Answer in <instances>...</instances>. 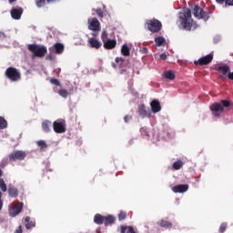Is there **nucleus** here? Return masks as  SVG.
Returning a JSON list of instances; mask_svg holds the SVG:
<instances>
[{
  "mask_svg": "<svg viewBox=\"0 0 233 233\" xmlns=\"http://www.w3.org/2000/svg\"><path fill=\"white\" fill-rule=\"evenodd\" d=\"M179 19L185 30L190 31L192 30V26H194V28L198 27V25L194 24L192 11H190V9H186L183 13H180Z\"/></svg>",
  "mask_w": 233,
  "mask_h": 233,
  "instance_id": "obj_1",
  "label": "nucleus"
},
{
  "mask_svg": "<svg viewBox=\"0 0 233 233\" xmlns=\"http://www.w3.org/2000/svg\"><path fill=\"white\" fill-rule=\"evenodd\" d=\"M27 50L31 52L35 57H45L46 52H48L46 46L36 44H29L27 46Z\"/></svg>",
  "mask_w": 233,
  "mask_h": 233,
  "instance_id": "obj_2",
  "label": "nucleus"
},
{
  "mask_svg": "<svg viewBox=\"0 0 233 233\" xmlns=\"http://www.w3.org/2000/svg\"><path fill=\"white\" fill-rule=\"evenodd\" d=\"M87 28L94 32L92 34L93 37H97L99 35V32L101 31V23L96 17H90L87 20Z\"/></svg>",
  "mask_w": 233,
  "mask_h": 233,
  "instance_id": "obj_3",
  "label": "nucleus"
},
{
  "mask_svg": "<svg viewBox=\"0 0 233 233\" xmlns=\"http://www.w3.org/2000/svg\"><path fill=\"white\" fill-rule=\"evenodd\" d=\"M146 26L149 32H152V34H158V32H161V29L163 28V24L161 21L152 18L147 20Z\"/></svg>",
  "mask_w": 233,
  "mask_h": 233,
  "instance_id": "obj_4",
  "label": "nucleus"
},
{
  "mask_svg": "<svg viewBox=\"0 0 233 233\" xmlns=\"http://www.w3.org/2000/svg\"><path fill=\"white\" fill-rule=\"evenodd\" d=\"M5 76L13 83H15L21 79V73L15 67H8L5 70Z\"/></svg>",
  "mask_w": 233,
  "mask_h": 233,
  "instance_id": "obj_5",
  "label": "nucleus"
},
{
  "mask_svg": "<svg viewBox=\"0 0 233 233\" xmlns=\"http://www.w3.org/2000/svg\"><path fill=\"white\" fill-rule=\"evenodd\" d=\"M193 15L197 17V19H204V21L210 19V15L197 5L193 7Z\"/></svg>",
  "mask_w": 233,
  "mask_h": 233,
  "instance_id": "obj_6",
  "label": "nucleus"
},
{
  "mask_svg": "<svg viewBox=\"0 0 233 233\" xmlns=\"http://www.w3.org/2000/svg\"><path fill=\"white\" fill-rule=\"evenodd\" d=\"M53 130L56 134H65L66 132V121L57 119L53 123Z\"/></svg>",
  "mask_w": 233,
  "mask_h": 233,
  "instance_id": "obj_7",
  "label": "nucleus"
},
{
  "mask_svg": "<svg viewBox=\"0 0 233 233\" xmlns=\"http://www.w3.org/2000/svg\"><path fill=\"white\" fill-rule=\"evenodd\" d=\"M9 161H23L26 157V152L23 150H15L8 156Z\"/></svg>",
  "mask_w": 233,
  "mask_h": 233,
  "instance_id": "obj_8",
  "label": "nucleus"
},
{
  "mask_svg": "<svg viewBox=\"0 0 233 233\" xmlns=\"http://www.w3.org/2000/svg\"><path fill=\"white\" fill-rule=\"evenodd\" d=\"M210 110L214 117H220L221 114L225 112V108H223V106H221L220 103H214L211 105Z\"/></svg>",
  "mask_w": 233,
  "mask_h": 233,
  "instance_id": "obj_9",
  "label": "nucleus"
},
{
  "mask_svg": "<svg viewBox=\"0 0 233 233\" xmlns=\"http://www.w3.org/2000/svg\"><path fill=\"white\" fill-rule=\"evenodd\" d=\"M214 60V54L210 53L208 56H202L198 61H195V65L204 66L205 65H210V62Z\"/></svg>",
  "mask_w": 233,
  "mask_h": 233,
  "instance_id": "obj_10",
  "label": "nucleus"
},
{
  "mask_svg": "<svg viewBox=\"0 0 233 233\" xmlns=\"http://www.w3.org/2000/svg\"><path fill=\"white\" fill-rule=\"evenodd\" d=\"M23 202H17L13 208L10 210L11 218H15V216H19L21 212H23Z\"/></svg>",
  "mask_w": 233,
  "mask_h": 233,
  "instance_id": "obj_11",
  "label": "nucleus"
},
{
  "mask_svg": "<svg viewBox=\"0 0 233 233\" xmlns=\"http://www.w3.org/2000/svg\"><path fill=\"white\" fill-rule=\"evenodd\" d=\"M217 70H218V72H219L220 74H222V75L220 76V79L225 80V79H227V77H228V74H229V72H230V66H227V65H225V66H220L218 67Z\"/></svg>",
  "mask_w": 233,
  "mask_h": 233,
  "instance_id": "obj_12",
  "label": "nucleus"
},
{
  "mask_svg": "<svg viewBox=\"0 0 233 233\" xmlns=\"http://www.w3.org/2000/svg\"><path fill=\"white\" fill-rule=\"evenodd\" d=\"M49 51L53 54H63V52H65V46L61 43H56L54 46L49 48Z\"/></svg>",
  "mask_w": 233,
  "mask_h": 233,
  "instance_id": "obj_13",
  "label": "nucleus"
},
{
  "mask_svg": "<svg viewBox=\"0 0 233 233\" xmlns=\"http://www.w3.org/2000/svg\"><path fill=\"white\" fill-rule=\"evenodd\" d=\"M117 46V40L116 39H107L104 42V48L106 50H114Z\"/></svg>",
  "mask_w": 233,
  "mask_h": 233,
  "instance_id": "obj_14",
  "label": "nucleus"
},
{
  "mask_svg": "<svg viewBox=\"0 0 233 233\" xmlns=\"http://www.w3.org/2000/svg\"><path fill=\"white\" fill-rule=\"evenodd\" d=\"M137 112L142 119H145V117H152V113L147 111V106H145V105L139 106Z\"/></svg>",
  "mask_w": 233,
  "mask_h": 233,
  "instance_id": "obj_15",
  "label": "nucleus"
},
{
  "mask_svg": "<svg viewBox=\"0 0 233 233\" xmlns=\"http://www.w3.org/2000/svg\"><path fill=\"white\" fill-rule=\"evenodd\" d=\"M172 190L175 192V194H183V192H187V190H188V185L187 184L177 185L173 187Z\"/></svg>",
  "mask_w": 233,
  "mask_h": 233,
  "instance_id": "obj_16",
  "label": "nucleus"
},
{
  "mask_svg": "<svg viewBox=\"0 0 233 233\" xmlns=\"http://www.w3.org/2000/svg\"><path fill=\"white\" fill-rule=\"evenodd\" d=\"M23 15V7L19 8H13L11 10V16L13 19H21V16Z\"/></svg>",
  "mask_w": 233,
  "mask_h": 233,
  "instance_id": "obj_17",
  "label": "nucleus"
},
{
  "mask_svg": "<svg viewBox=\"0 0 233 233\" xmlns=\"http://www.w3.org/2000/svg\"><path fill=\"white\" fill-rule=\"evenodd\" d=\"M150 106L153 114H157V112H161V104L159 103V101H151Z\"/></svg>",
  "mask_w": 233,
  "mask_h": 233,
  "instance_id": "obj_18",
  "label": "nucleus"
},
{
  "mask_svg": "<svg viewBox=\"0 0 233 233\" xmlns=\"http://www.w3.org/2000/svg\"><path fill=\"white\" fill-rule=\"evenodd\" d=\"M9 198H17V196H19V189H17V187L9 185L8 186V189H7Z\"/></svg>",
  "mask_w": 233,
  "mask_h": 233,
  "instance_id": "obj_19",
  "label": "nucleus"
},
{
  "mask_svg": "<svg viewBox=\"0 0 233 233\" xmlns=\"http://www.w3.org/2000/svg\"><path fill=\"white\" fill-rule=\"evenodd\" d=\"M114 223H116V217H114L113 215L104 216V225H105V227L114 225Z\"/></svg>",
  "mask_w": 233,
  "mask_h": 233,
  "instance_id": "obj_20",
  "label": "nucleus"
},
{
  "mask_svg": "<svg viewBox=\"0 0 233 233\" xmlns=\"http://www.w3.org/2000/svg\"><path fill=\"white\" fill-rule=\"evenodd\" d=\"M116 63L118 66V68H127L128 66V60L123 58V57H116Z\"/></svg>",
  "mask_w": 233,
  "mask_h": 233,
  "instance_id": "obj_21",
  "label": "nucleus"
},
{
  "mask_svg": "<svg viewBox=\"0 0 233 233\" xmlns=\"http://www.w3.org/2000/svg\"><path fill=\"white\" fill-rule=\"evenodd\" d=\"M88 43L91 48H96V50H99V47L103 46V44L96 38H89Z\"/></svg>",
  "mask_w": 233,
  "mask_h": 233,
  "instance_id": "obj_22",
  "label": "nucleus"
},
{
  "mask_svg": "<svg viewBox=\"0 0 233 233\" xmlns=\"http://www.w3.org/2000/svg\"><path fill=\"white\" fill-rule=\"evenodd\" d=\"M94 223H96V225H104L105 223V216L101 215V214H96L94 217Z\"/></svg>",
  "mask_w": 233,
  "mask_h": 233,
  "instance_id": "obj_23",
  "label": "nucleus"
},
{
  "mask_svg": "<svg viewBox=\"0 0 233 233\" xmlns=\"http://www.w3.org/2000/svg\"><path fill=\"white\" fill-rule=\"evenodd\" d=\"M50 127H52V121L45 120L42 123V130L44 132H46V134H48V132H50Z\"/></svg>",
  "mask_w": 233,
  "mask_h": 233,
  "instance_id": "obj_24",
  "label": "nucleus"
},
{
  "mask_svg": "<svg viewBox=\"0 0 233 233\" xmlns=\"http://www.w3.org/2000/svg\"><path fill=\"white\" fill-rule=\"evenodd\" d=\"M25 228H27V230H30V228H34V227H35V220H30V217H26L25 218Z\"/></svg>",
  "mask_w": 233,
  "mask_h": 233,
  "instance_id": "obj_25",
  "label": "nucleus"
},
{
  "mask_svg": "<svg viewBox=\"0 0 233 233\" xmlns=\"http://www.w3.org/2000/svg\"><path fill=\"white\" fill-rule=\"evenodd\" d=\"M120 232L121 233H136V230L132 228V226H121Z\"/></svg>",
  "mask_w": 233,
  "mask_h": 233,
  "instance_id": "obj_26",
  "label": "nucleus"
},
{
  "mask_svg": "<svg viewBox=\"0 0 233 233\" xmlns=\"http://www.w3.org/2000/svg\"><path fill=\"white\" fill-rule=\"evenodd\" d=\"M155 43L157 46H163L167 45V40L163 36H157V38H155Z\"/></svg>",
  "mask_w": 233,
  "mask_h": 233,
  "instance_id": "obj_27",
  "label": "nucleus"
},
{
  "mask_svg": "<svg viewBox=\"0 0 233 233\" xmlns=\"http://www.w3.org/2000/svg\"><path fill=\"white\" fill-rule=\"evenodd\" d=\"M163 76L166 77V79H170V81H174V79H176V74L172 71L164 72Z\"/></svg>",
  "mask_w": 233,
  "mask_h": 233,
  "instance_id": "obj_28",
  "label": "nucleus"
},
{
  "mask_svg": "<svg viewBox=\"0 0 233 233\" xmlns=\"http://www.w3.org/2000/svg\"><path fill=\"white\" fill-rule=\"evenodd\" d=\"M183 165H185V162H183L182 160H177L173 163V169L180 170V168H183Z\"/></svg>",
  "mask_w": 233,
  "mask_h": 233,
  "instance_id": "obj_29",
  "label": "nucleus"
},
{
  "mask_svg": "<svg viewBox=\"0 0 233 233\" xmlns=\"http://www.w3.org/2000/svg\"><path fill=\"white\" fill-rule=\"evenodd\" d=\"M159 227H162L163 228H172V223L168 222L167 220H160L158 222Z\"/></svg>",
  "mask_w": 233,
  "mask_h": 233,
  "instance_id": "obj_30",
  "label": "nucleus"
},
{
  "mask_svg": "<svg viewBox=\"0 0 233 233\" xmlns=\"http://www.w3.org/2000/svg\"><path fill=\"white\" fill-rule=\"evenodd\" d=\"M121 54L122 56H125L127 57V56H130V48H128V46L123 45L121 47Z\"/></svg>",
  "mask_w": 233,
  "mask_h": 233,
  "instance_id": "obj_31",
  "label": "nucleus"
},
{
  "mask_svg": "<svg viewBox=\"0 0 233 233\" xmlns=\"http://www.w3.org/2000/svg\"><path fill=\"white\" fill-rule=\"evenodd\" d=\"M6 127H8V122L6 121V119H5V117L0 116V129L5 130Z\"/></svg>",
  "mask_w": 233,
  "mask_h": 233,
  "instance_id": "obj_32",
  "label": "nucleus"
},
{
  "mask_svg": "<svg viewBox=\"0 0 233 233\" xmlns=\"http://www.w3.org/2000/svg\"><path fill=\"white\" fill-rule=\"evenodd\" d=\"M37 147L41 148V150H45V148H47L48 145H46V142L45 140H38L36 141Z\"/></svg>",
  "mask_w": 233,
  "mask_h": 233,
  "instance_id": "obj_33",
  "label": "nucleus"
},
{
  "mask_svg": "<svg viewBox=\"0 0 233 233\" xmlns=\"http://www.w3.org/2000/svg\"><path fill=\"white\" fill-rule=\"evenodd\" d=\"M0 188L2 190V192H6L8 190L7 187H6V183L5 182V179L0 178Z\"/></svg>",
  "mask_w": 233,
  "mask_h": 233,
  "instance_id": "obj_34",
  "label": "nucleus"
},
{
  "mask_svg": "<svg viewBox=\"0 0 233 233\" xmlns=\"http://www.w3.org/2000/svg\"><path fill=\"white\" fill-rule=\"evenodd\" d=\"M58 94L61 96V97H64V99H66L68 97V90L66 89H59Z\"/></svg>",
  "mask_w": 233,
  "mask_h": 233,
  "instance_id": "obj_35",
  "label": "nucleus"
},
{
  "mask_svg": "<svg viewBox=\"0 0 233 233\" xmlns=\"http://www.w3.org/2000/svg\"><path fill=\"white\" fill-rule=\"evenodd\" d=\"M228 227V224L227 222L222 223L220 225V227H219L218 232L225 233V231L227 230Z\"/></svg>",
  "mask_w": 233,
  "mask_h": 233,
  "instance_id": "obj_36",
  "label": "nucleus"
},
{
  "mask_svg": "<svg viewBox=\"0 0 233 233\" xmlns=\"http://www.w3.org/2000/svg\"><path fill=\"white\" fill-rule=\"evenodd\" d=\"M101 40L103 41V43L108 40V32H106V30H104L102 32Z\"/></svg>",
  "mask_w": 233,
  "mask_h": 233,
  "instance_id": "obj_37",
  "label": "nucleus"
},
{
  "mask_svg": "<svg viewBox=\"0 0 233 233\" xmlns=\"http://www.w3.org/2000/svg\"><path fill=\"white\" fill-rule=\"evenodd\" d=\"M124 219H127V212L120 211L118 214V221H124Z\"/></svg>",
  "mask_w": 233,
  "mask_h": 233,
  "instance_id": "obj_38",
  "label": "nucleus"
},
{
  "mask_svg": "<svg viewBox=\"0 0 233 233\" xmlns=\"http://www.w3.org/2000/svg\"><path fill=\"white\" fill-rule=\"evenodd\" d=\"M50 84L55 85L56 86H61V82L57 78H51Z\"/></svg>",
  "mask_w": 233,
  "mask_h": 233,
  "instance_id": "obj_39",
  "label": "nucleus"
},
{
  "mask_svg": "<svg viewBox=\"0 0 233 233\" xmlns=\"http://www.w3.org/2000/svg\"><path fill=\"white\" fill-rule=\"evenodd\" d=\"M221 106H223V108H228V106H230V101L228 100H221L220 102Z\"/></svg>",
  "mask_w": 233,
  "mask_h": 233,
  "instance_id": "obj_40",
  "label": "nucleus"
},
{
  "mask_svg": "<svg viewBox=\"0 0 233 233\" xmlns=\"http://www.w3.org/2000/svg\"><path fill=\"white\" fill-rule=\"evenodd\" d=\"M46 3V0H36L35 5L38 8H41L42 6H45Z\"/></svg>",
  "mask_w": 233,
  "mask_h": 233,
  "instance_id": "obj_41",
  "label": "nucleus"
},
{
  "mask_svg": "<svg viewBox=\"0 0 233 233\" xmlns=\"http://www.w3.org/2000/svg\"><path fill=\"white\" fill-rule=\"evenodd\" d=\"M96 15L99 17V19H103V17H105V15H103V9L97 8V9H96Z\"/></svg>",
  "mask_w": 233,
  "mask_h": 233,
  "instance_id": "obj_42",
  "label": "nucleus"
},
{
  "mask_svg": "<svg viewBox=\"0 0 233 233\" xmlns=\"http://www.w3.org/2000/svg\"><path fill=\"white\" fill-rule=\"evenodd\" d=\"M140 133H141V135L144 136V137H148V131L147 130L146 127H142V128L140 129Z\"/></svg>",
  "mask_w": 233,
  "mask_h": 233,
  "instance_id": "obj_43",
  "label": "nucleus"
},
{
  "mask_svg": "<svg viewBox=\"0 0 233 233\" xmlns=\"http://www.w3.org/2000/svg\"><path fill=\"white\" fill-rule=\"evenodd\" d=\"M3 209V192L0 191V210Z\"/></svg>",
  "mask_w": 233,
  "mask_h": 233,
  "instance_id": "obj_44",
  "label": "nucleus"
},
{
  "mask_svg": "<svg viewBox=\"0 0 233 233\" xmlns=\"http://www.w3.org/2000/svg\"><path fill=\"white\" fill-rule=\"evenodd\" d=\"M15 233H23V226H19V227L15 229Z\"/></svg>",
  "mask_w": 233,
  "mask_h": 233,
  "instance_id": "obj_45",
  "label": "nucleus"
},
{
  "mask_svg": "<svg viewBox=\"0 0 233 233\" xmlns=\"http://www.w3.org/2000/svg\"><path fill=\"white\" fill-rule=\"evenodd\" d=\"M130 119H132V116H124L125 123H128V121H130Z\"/></svg>",
  "mask_w": 233,
  "mask_h": 233,
  "instance_id": "obj_46",
  "label": "nucleus"
},
{
  "mask_svg": "<svg viewBox=\"0 0 233 233\" xmlns=\"http://www.w3.org/2000/svg\"><path fill=\"white\" fill-rule=\"evenodd\" d=\"M226 5H228V6H233V0H225Z\"/></svg>",
  "mask_w": 233,
  "mask_h": 233,
  "instance_id": "obj_47",
  "label": "nucleus"
},
{
  "mask_svg": "<svg viewBox=\"0 0 233 233\" xmlns=\"http://www.w3.org/2000/svg\"><path fill=\"white\" fill-rule=\"evenodd\" d=\"M46 59H47V61H54V56L52 55H47Z\"/></svg>",
  "mask_w": 233,
  "mask_h": 233,
  "instance_id": "obj_48",
  "label": "nucleus"
},
{
  "mask_svg": "<svg viewBox=\"0 0 233 233\" xmlns=\"http://www.w3.org/2000/svg\"><path fill=\"white\" fill-rule=\"evenodd\" d=\"M160 59H162V61H166V59H167V54L162 53V54L160 55Z\"/></svg>",
  "mask_w": 233,
  "mask_h": 233,
  "instance_id": "obj_49",
  "label": "nucleus"
},
{
  "mask_svg": "<svg viewBox=\"0 0 233 233\" xmlns=\"http://www.w3.org/2000/svg\"><path fill=\"white\" fill-rule=\"evenodd\" d=\"M5 37H6V35H5V33L0 32V41L5 39Z\"/></svg>",
  "mask_w": 233,
  "mask_h": 233,
  "instance_id": "obj_50",
  "label": "nucleus"
},
{
  "mask_svg": "<svg viewBox=\"0 0 233 233\" xmlns=\"http://www.w3.org/2000/svg\"><path fill=\"white\" fill-rule=\"evenodd\" d=\"M142 52H143L144 54H148V49H147V47H143V48H142Z\"/></svg>",
  "mask_w": 233,
  "mask_h": 233,
  "instance_id": "obj_51",
  "label": "nucleus"
},
{
  "mask_svg": "<svg viewBox=\"0 0 233 233\" xmlns=\"http://www.w3.org/2000/svg\"><path fill=\"white\" fill-rule=\"evenodd\" d=\"M217 3H219L220 5H223L225 3V0H216Z\"/></svg>",
  "mask_w": 233,
  "mask_h": 233,
  "instance_id": "obj_52",
  "label": "nucleus"
},
{
  "mask_svg": "<svg viewBox=\"0 0 233 233\" xmlns=\"http://www.w3.org/2000/svg\"><path fill=\"white\" fill-rule=\"evenodd\" d=\"M113 68H117V65H116L115 63L112 64Z\"/></svg>",
  "mask_w": 233,
  "mask_h": 233,
  "instance_id": "obj_53",
  "label": "nucleus"
},
{
  "mask_svg": "<svg viewBox=\"0 0 233 233\" xmlns=\"http://www.w3.org/2000/svg\"><path fill=\"white\" fill-rule=\"evenodd\" d=\"M47 1V3H54V1H56V0H46Z\"/></svg>",
  "mask_w": 233,
  "mask_h": 233,
  "instance_id": "obj_54",
  "label": "nucleus"
},
{
  "mask_svg": "<svg viewBox=\"0 0 233 233\" xmlns=\"http://www.w3.org/2000/svg\"><path fill=\"white\" fill-rule=\"evenodd\" d=\"M9 1V3H15V1H17V0H8Z\"/></svg>",
  "mask_w": 233,
  "mask_h": 233,
  "instance_id": "obj_55",
  "label": "nucleus"
},
{
  "mask_svg": "<svg viewBox=\"0 0 233 233\" xmlns=\"http://www.w3.org/2000/svg\"><path fill=\"white\" fill-rule=\"evenodd\" d=\"M3 176V170L0 169V177Z\"/></svg>",
  "mask_w": 233,
  "mask_h": 233,
  "instance_id": "obj_56",
  "label": "nucleus"
},
{
  "mask_svg": "<svg viewBox=\"0 0 233 233\" xmlns=\"http://www.w3.org/2000/svg\"><path fill=\"white\" fill-rule=\"evenodd\" d=\"M103 8H104V10H105V8H106V5H103Z\"/></svg>",
  "mask_w": 233,
  "mask_h": 233,
  "instance_id": "obj_57",
  "label": "nucleus"
}]
</instances>
